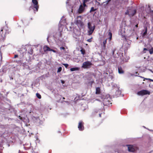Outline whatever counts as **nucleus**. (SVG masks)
Wrapping results in <instances>:
<instances>
[{
    "mask_svg": "<svg viewBox=\"0 0 153 153\" xmlns=\"http://www.w3.org/2000/svg\"><path fill=\"white\" fill-rule=\"evenodd\" d=\"M10 32L7 26L5 25L1 28L0 31V37H1V38L4 39L5 38L6 35L8 34Z\"/></svg>",
    "mask_w": 153,
    "mask_h": 153,
    "instance_id": "obj_1",
    "label": "nucleus"
},
{
    "mask_svg": "<svg viewBox=\"0 0 153 153\" xmlns=\"http://www.w3.org/2000/svg\"><path fill=\"white\" fill-rule=\"evenodd\" d=\"M32 2L34 4V5L33 7L30 6V7L29 8V10L32 8L33 10L34 11H38L39 7V6L38 4V2L37 0H32Z\"/></svg>",
    "mask_w": 153,
    "mask_h": 153,
    "instance_id": "obj_2",
    "label": "nucleus"
},
{
    "mask_svg": "<svg viewBox=\"0 0 153 153\" xmlns=\"http://www.w3.org/2000/svg\"><path fill=\"white\" fill-rule=\"evenodd\" d=\"M128 150L129 152H134L138 149V148L136 145H127Z\"/></svg>",
    "mask_w": 153,
    "mask_h": 153,
    "instance_id": "obj_3",
    "label": "nucleus"
},
{
    "mask_svg": "<svg viewBox=\"0 0 153 153\" xmlns=\"http://www.w3.org/2000/svg\"><path fill=\"white\" fill-rule=\"evenodd\" d=\"M88 27L89 30L88 31V35H90L92 34L95 28V25L92 26V25L90 22H88Z\"/></svg>",
    "mask_w": 153,
    "mask_h": 153,
    "instance_id": "obj_4",
    "label": "nucleus"
},
{
    "mask_svg": "<svg viewBox=\"0 0 153 153\" xmlns=\"http://www.w3.org/2000/svg\"><path fill=\"white\" fill-rule=\"evenodd\" d=\"M92 65V63L90 62L86 61L83 63L82 67L84 68H87Z\"/></svg>",
    "mask_w": 153,
    "mask_h": 153,
    "instance_id": "obj_5",
    "label": "nucleus"
},
{
    "mask_svg": "<svg viewBox=\"0 0 153 153\" xmlns=\"http://www.w3.org/2000/svg\"><path fill=\"white\" fill-rule=\"evenodd\" d=\"M150 92L146 90H141L137 92V94L139 95H143L146 94H149Z\"/></svg>",
    "mask_w": 153,
    "mask_h": 153,
    "instance_id": "obj_6",
    "label": "nucleus"
},
{
    "mask_svg": "<svg viewBox=\"0 0 153 153\" xmlns=\"http://www.w3.org/2000/svg\"><path fill=\"white\" fill-rule=\"evenodd\" d=\"M84 123L82 121H80L79 122L78 126L79 130L80 131H82L84 129Z\"/></svg>",
    "mask_w": 153,
    "mask_h": 153,
    "instance_id": "obj_7",
    "label": "nucleus"
},
{
    "mask_svg": "<svg viewBox=\"0 0 153 153\" xmlns=\"http://www.w3.org/2000/svg\"><path fill=\"white\" fill-rule=\"evenodd\" d=\"M149 51V53L150 54H152L153 53V47H152L151 48L148 50L147 49L144 48H143V51H142V53H146V51Z\"/></svg>",
    "mask_w": 153,
    "mask_h": 153,
    "instance_id": "obj_8",
    "label": "nucleus"
},
{
    "mask_svg": "<svg viewBox=\"0 0 153 153\" xmlns=\"http://www.w3.org/2000/svg\"><path fill=\"white\" fill-rule=\"evenodd\" d=\"M129 10H130L129 16H133L137 12L136 9H133L132 8L129 9Z\"/></svg>",
    "mask_w": 153,
    "mask_h": 153,
    "instance_id": "obj_9",
    "label": "nucleus"
},
{
    "mask_svg": "<svg viewBox=\"0 0 153 153\" xmlns=\"http://www.w3.org/2000/svg\"><path fill=\"white\" fill-rule=\"evenodd\" d=\"M84 6L83 7L82 5H81L78 10V12L79 13H82L84 10Z\"/></svg>",
    "mask_w": 153,
    "mask_h": 153,
    "instance_id": "obj_10",
    "label": "nucleus"
},
{
    "mask_svg": "<svg viewBox=\"0 0 153 153\" xmlns=\"http://www.w3.org/2000/svg\"><path fill=\"white\" fill-rule=\"evenodd\" d=\"M50 48L47 45H45L43 48V50L45 52L50 51Z\"/></svg>",
    "mask_w": 153,
    "mask_h": 153,
    "instance_id": "obj_11",
    "label": "nucleus"
},
{
    "mask_svg": "<svg viewBox=\"0 0 153 153\" xmlns=\"http://www.w3.org/2000/svg\"><path fill=\"white\" fill-rule=\"evenodd\" d=\"M118 71L119 73L120 74H123L124 73V71L123 70L122 67H121L118 66Z\"/></svg>",
    "mask_w": 153,
    "mask_h": 153,
    "instance_id": "obj_12",
    "label": "nucleus"
},
{
    "mask_svg": "<svg viewBox=\"0 0 153 153\" xmlns=\"http://www.w3.org/2000/svg\"><path fill=\"white\" fill-rule=\"evenodd\" d=\"M107 42L106 39L103 41V42L102 47V49L103 50H105L106 48V44Z\"/></svg>",
    "mask_w": 153,
    "mask_h": 153,
    "instance_id": "obj_13",
    "label": "nucleus"
},
{
    "mask_svg": "<svg viewBox=\"0 0 153 153\" xmlns=\"http://www.w3.org/2000/svg\"><path fill=\"white\" fill-rule=\"evenodd\" d=\"M76 24L79 25L81 26H82L83 25L82 22L80 20H76Z\"/></svg>",
    "mask_w": 153,
    "mask_h": 153,
    "instance_id": "obj_14",
    "label": "nucleus"
},
{
    "mask_svg": "<svg viewBox=\"0 0 153 153\" xmlns=\"http://www.w3.org/2000/svg\"><path fill=\"white\" fill-rule=\"evenodd\" d=\"M100 88L97 87L96 88V94H100Z\"/></svg>",
    "mask_w": 153,
    "mask_h": 153,
    "instance_id": "obj_15",
    "label": "nucleus"
},
{
    "mask_svg": "<svg viewBox=\"0 0 153 153\" xmlns=\"http://www.w3.org/2000/svg\"><path fill=\"white\" fill-rule=\"evenodd\" d=\"M79 70V68L78 67H75L74 68H72L70 69V71H78Z\"/></svg>",
    "mask_w": 153,
    "mask_h": 153,
    "instance_id": "obj_16",
    "label": "nucleus"
},
{
    "mask_svg": "<svg viewBox=\"0 0 153 153\" xmlns=\"http://www.w3.org/2000/svg\"><path fill=\"white\" fill-rule=\"evenodd\" d=\"M108 36H109V41H111L112 39V34L111 32H110L108 33Z\"/></svg>",
    "mask_w": 153,
    "mask_h": 153,
    "instance_id": "obj_17",
    "label": "nucleus"
},
{
    "mask_svg": "<svg viewBox=\"0 0 153 153\" xmlns=\"http://www.w3.org/2000/svg\"><path fill=\"white\" fill-rule=\"evenodd\" d=\"M36 97L38 99H40L41 98V96L39 93H36Z\"/></svg>",
    "mask_w": 153,
    "mask_h": 153,
    "instance_id": "obj_18",
    "label": "nucleus"
},
{
    "mask_svg": "<svg viewBox=\"0 0 153 153\" xmlns=\"http://www.w3.org/2000/svg\"><path fill=\"white\" fill-rule=\"evenodd\" d=\"M89 0H84L83 1V5L84 7H85L86 6V5L85 4V3L88 1Z\"/></svg>",
    "mask_w": 153,
    "mask_h": 153,
    "instance_id": "obj_19",
    "label": "nucleus"
},
{
    "mask_svg": "<svg viewBox=\"0 0 153 153\" xmlns=\"http://www.w3.org/2000/svg\"><path fill=\"white\" fill-rule=\"evenodd\" d=\"M147 28H146L145 29V30L144 31V32L143 33V36H145L147 34Z\"/></svg>",
    "mask_w": 153,
    "mask_h": 153,
    "instance_id": "obj_20",
    "label": "nucleus"
},
{
    "mask_svg": "<svg viewBox=\"0 0 153 153\" xmlns=\"http://www.w3.org/2000/svg\"><path fill=\"white\" fill-rule=\"evenodd\" d=\"M80 51L81 53L83 55H84L85 53V51L84 49H82L80 50Z\"/></svg>",
    "mask_w": 153,
    "mask_h": 153,
    "instance_id": "obj_21",
    "label": "nucleus"
},
{
    "mask_svg": "<svg viewBox=\"0 0 153 153\" xmlns=\"http://www.w3.org/2000/svg\"><path fill=\"white\" fill-rule=\"evenodd\" d=\"M62 70V67H59L57 70V73H59Z\"/></svg>",
    "mask_w": 153,
    "mask_h": 153,
    "instance_id": "obj_22",
    "label": "nucleus"
},
{
    "mask_svg": "<svg viewBox=\"0 0 153 153\" xmlns=\"http://www.w3.org/2000/svg\"><path fill=\"white\" fill-rule=\"evenodd\" d=\"M96 10V9H94L93 7H92L91 8V10L90 11V12H93L95 11Z\"/></svg>",
    "mask_w": 153,
    "mask_h": 153,
    "instance_id": "obj_23",
    "label": "nucleus"
},
{
    "mask_svg": "<svg viewBox=\"0 0 153 153\" xmlns=\"http://www.w3.org/2000/svg\"><path fill=\"white\" fill-rule=\"evenodd\" d=\"M129 14H130V10H129V9L128 10H127L126 12H125V15H128L129 16Z\"/></svg>",
    "mask_w": 153,
    "mask_h": 153,
    "instance_id": "obj_24",
    "label": "nucleus"
},
{
    "mask_svg": "<svg viewBox=\"0 0 153 153\" xmlns=\"http://www.w3.org/2000/svg\"><path fill=\"white\" fill-rule=\"evenodd\" d=\"M111 1V0H108L106 1L105 2V4L108 5V3Z\"/></svg>",
    "mask_w": 153,
    "mask_h": 153,
    "instance_id": "obj_25",
    "label": "nucleus"
},
{
    "mask_svg": "<svg viewBox=\"0 0 153 153\" xmlns=\"http://www.w3.org/2000/svg\"><path fill=\"white\" fill-rule=\"evenodd\" d=\"M92 39V37H91L90 39H88L87 40V41L89 42H92L91 39Z\"/></svg>",
    "mask_w": 153,
    "mask_h": 153,
    "instance_id": "obj_26",
    "label": "nucleus"
},
{
    "mask_svg": "<svg viewBox=\"0 0 153 153\" xmlns=\"http://www.w3.org/2000/svg\"><path fill=\"white\" fill-rule=\"evenodd\" d=\"M63 65L65 66L66 68H67L68 66V65L67 64H63Z\"/></svg>",
    "mask_w": 153,
    "mask_h": 153,
    "instance_id": "obj_27",
    "label": "nucleus"
},
{
    "mask_svg": "<svg viewBox=\"0 0 153 153\" xmlns=\"http://www.w3.org/2000/svg\"><path fill=\"white\" fill-rule=\"evenodd\" d=\"M60 49L61 50H65V48L63 47H60Z\"/></svg>",
    "mask_w": 153,
    "mask_h": 153,
    "instance_id": "obj_28",
    "label": "nucleus"
},
{
    "mask_svg": "<svg viewBox=\"0 0 153 153\" xmlns=\"http://www.w3.org/2000/svg\"><path fill=\"white\" fill-rule=\"evenodd\" d=\"M50 51H52L53 52H54V53H55L56 52V51L55 50L52 49H50Z\"/></svg>",
    "mask_w": 153,
    "mask_h": 153,
    "instance_id": "obj_29",
    "label": "nucleus"
},
{
    "mask_svg": "<svg viewBox=\"0 0 153 153\" xmlns=\"http://www.w3.org/2000/svg\"><path fill=\"white\" fill-rule=\"evenodd\" d=\"M18 57V55H15L14 56L15 58H16Z\"/></svg>",
    "mask_w": 153,
    "mask_h": 153,
    "instance_id": "obj_30",
    "label": "nucleus"
},
{
    "mask_svg": "<svg viewBox=\"0 0 153 153\" xmlns=\"http://www.w3.org/2000/svg\"><path fill=\"white\" fill-rule=\"evenodd\" d=\"M19 118L20 120H22V117L20 116H19Z\"/></svg>",
    "mask_w": 153,
    "mask_h": 153,
    "instance_id": "obj_31",
    "label": "nucleus"
},
{
    "mask_svg": "<svg viewBox=\"0 0 153 153\" xmlns=\"http://www.w3.org/2000/svg\"><path fill=\"white\" fill-rule=\"evenodd\" d=\"M30 54H32V52L31 51V53H30Z\"/></svg>",
    "mask_w": 153,
    "mask_h": 153,
    "instance_id": "obj_32",
    "label": "nucleus"
},
{
    "mask_svg": "<svg viewBox=\"0 0 153 153\" xmlns=\"http://www.w3.org/2000/svg\"><path fill=\"white\" fill-rule=\"evenodd\" d=\"M99 115L100 117H101V114H99Z\"/></svg>",
    "mask_w": 153,
    "mask_h": 153,
    "instance_id": "obj_33",
    "label": "nucleus"
},
{
    "mask_svg": "<svg viewBox=\"0 0 153 153\" xmlns=\"http://www.w3.org/2000/svg\"><path fill=\"white\" fill-rule=\"evenodd\" d=\"M138 25H135L136 27H138Z\"/></svg>",
    "mask_w": 153,
    "mask_h": 153,
    "instance_id": "obj_34",
    "label": "nucleus"
},
{
    "mask_svg": "<svg viewBox=\"0 0 153 153\" xmlns=\"http://www.w3.org/2000/svg\"><path fill=\"white\" fill-rule=\"evenodd\" d=\"M62 99H63V100H64V99H65V97H62Z\"/></svg>",
    "mask_w": 153,
    "mask_h": 153,
    "instance_id": "obj_35",
    "label": "nucleus"
},
{
    "mask_svg": "<svg viewBox=\"0 0 153 153\" xmlns=\"http://www.w3.org/2000/svg\"><path fill=\"white\" fill-rule=\"evenodd\" d=\"M152 13H153V10L152 11ZM152 18H153V15H152Z\"/></svg>",
    "mask_w": 153,
    "mask_h": 153,
    "instance_id": "obj_36",
    "label": "nucleus"
},
{
    "mask_svg": "<svg viewBox=\"0 0 153 153\" xmlns=\"http://www.w3.org/2000/svg\"><path fill=\"white\" fill-rule=\"evenodd\" d=\"M78 17H81V16H78Z\"/></svg>",
    "mask_w": 153,
    "mask_h": 153,
    "instance_id": "obj_37",
    "label": "nucleus"
},
{
    "mask_svg": "<svg viewBox=\"0 0 153 153\" xmlns=\"http://www.w3.org/2000/svg\"><path fill=\"white\" fill-rule=\"evenodd\" d=\"M64 102H67V101H64Z\"/></svg>",
    "mask_w": 153,
    "mask_h": 153,
    "instance_id": "obj_38",
    "label": "nucleus"
}]
</instances>
